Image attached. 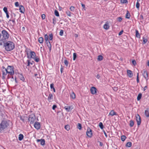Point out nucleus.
Returning a JSON list of instances; mask_svg holds the SVG:
<instances>
[{
  "instance_id": "f257e3e1",
  "label": "nucleus",
  "mask_w": 149,
  "mask_h": 149,
  "mask_svg": "<svg viewBox=\"0 0 149 149\" xmlns=\"http://www.w3.org/2000/svg\"><path fill=\"white\" fill-rule=\"evenodd\" d=\"M4 46L6 51H10L14 48L15 44L13 42L9 41L4 43Z\"/></svg>"
},
{
  "instance_id": "f03ea898",
  "label": "nucleus",
  "mask_w": 149,
  "mask_h": 149,
  "mask_svg": "<svg viewBox=\"0 0 149 149\" xmlns=\"http://www.w3.org/2000/svg\"><path fill=\"white\" fill-rule=\"evenodd\" d=\"M9 125V124L6 120H3L0 123V132H1L6 129Z\"/></svg>"
},
{
  "instance_id": "7ed1b4c3",
  "label": "nucleus",
  "mask_w": 149,
  "mask_h": 149,
  "mask_svg": "<svg viewBox=\"0 0 149 149\" xmlns=\"http://www.w3.org/2000/svg\"><path fill=\"white\" fill-rule=\"evenodd\" d=\"M27 57L28 58H33L36 56V53L33 51H30V49H28L26 51Z\"/></svg>"
},
{
  "instance_id": "20e7f679",
  "label": "nucleus",
  "mask_w": 149,
  "mask_h": 149,
  "mask_svg": "<svg viewBox=\"0 0 149 149\" xmlns=\"http://www.w3.org/2000/svg\"><path fill=\"white\" fill-rule=\"evenodd\" d=\"M6 70L7 72L11 76L14 75V71L13 67V66H8Z\"/></svg>"
},
{
  "instance_id": "39448f33",
  "label": "nucleus",
  "mask_w": 149,
  "mask_h": 149,
  "mask_svg": "<svg viewBox=\"0 0 149 149\" xmlns=\"http://www.w3.org/2000/svg\"><path fill=\"white\" fill-rule=\"evenodd\" d=\"M28 120L30 124H33L36 122L35 115L33 114L30 115L29 116Z\"/></svg>"
},
{
  "instance_id": "423d86ee",
  "label": "nucleus",
  "mask_w": 149,
  "mask_h": 149,
  "mask_svg": "<svg viewBox=\"0 0 149 149\" xmlns=\"http://www.w3.org/2000/svg\"><path fill=\"white\" fill-rule=\"evenodd\" d=\"M44 38L45 42L47 44V46L48 47L50 51L51 49L52 45L50 42L48 40V35L47 34L45 35Z\"/></svg>"
},
{
  "instance_id": "0eeeda50",
  "label": "nucleus",
  "mask_w": 149,
  "mask_h": 149,
  "mask_svg": "<svg viewBox=\"0 0 149 149\" xmlns=\"http://www.w3.org/2000/svg\"><path fill=\"white\" fill-rule=\"evenodd\" d=\"M2 33L3 37L5 39H6L8 38L9 37V35L6 31H2Z\"/></svg>"
},
{
  "instance_id": "6e6552de",
  "label": "nucleus",
  "mask_w": 149,
  "mask_h": 149,
  "mask_svg": "<svg viewBox=\"0 0 149 149\" xmlns=\"http://www.w3.org/2000/svg\"><path fill=\"white\" fill-rule=\"evenodd\" d=\"M86 134L88 137H91L93 135L92 130L90 128H88L86 131Z\"/></svg>"
},
{
  "instance_id": "1a4fd4ad",
  "label": "nucleus",
  "mask_w": 149,
  "mask_h": 149,
  "mask_svg": "<svg viewBox=\"0 0 149 149\" xmlns=\"http://www.w3.org/2000/svg\"><path fill=\"white\" fill-rule=\"evenodd\" d=\"M3 69L2 70V78L3 79L5 78L6 76L7 75V73H8L7 72L6 70V68L4 67H2Z\"/></svg>"
},
{
  "instance_id": "9d476101",
  "label": "nucleus",
  "mask_w": 149,
  "mask_h": 149,
  "mask_svg": "<svg viewBox=\"0 0 149 149\" xmlns=\"http://www.w3.org/2000/svg\"><path fill=\"white\" fill-rule=\"evenodd\" d=\"M136 120L137 122V123L138 125H140L141 123V119L140 116L138 114L136 115Z\"/></svg>"
},
{
  "instance_id": "9b49d317",
  "label": "nucleus",
  "mask_w": 149,
  "mask_h": 149,
  "mask_svg": "<svg viewBox=\"0 0 149 149\" xmlns=\"http://www.w3.org/2000/svg\"><path fill=\"white\" fill-rule=\"evenodd\" d=\"M90 91L91 93L93 95H94L96 93L97 89L94 87H92L90 89Z\"/></svg>"
},
{
  "instance_id": "f8f14e48",
  "label": "nucleus",
  "mask_w": 149,
  "mask_h": 149,
  "mask_svg": "<svg viewBox=\"0 0 149 149\" xmlns=\"http://www.w3.org/2000/svg\"><path fill=\"white\" fill-rule=\"evenodd\" d=\"M34 127L36 129L39 130L40 128V123L37 122H36L34 125Z\"/></svg>"
},
{
  "instance_id": "ddd939ff",
  "label": "nucleus",
  "mask_w": 149,
  "mask_h": 149,
  "mask_svg": "<svg viewBox=\"0 0 149 149\" xmlns=\"http://www.w3.org/2000/svg\"><path fill=\"white\" fill-rule=\"evenodd\" d=\"M64 108L65 109V110L68 112H69L72 110L73 108V107L72 106H65L64 107Z\"/></svg>"
},
{
  "instance_id": "4468645a",
  "label": "nucleus",
  "mask_w": 149,
  "mask_h": 149,
  "mask_svg": "<svg viewBox=\"0 0 149 149\" xmlns=\"http://www.w3.org/2000/svg\"><path fill=\"white\" fill-rule=\"evenodd\" d=\"M142 72V74L145 78V79H146L147 80V78L148 77V74L147 73V72L146 71L143 70V71Z\"/></svg>"
},
{
  "instance_id": "2eb2a0df",
  "label": "nucleus",
  "mask_w": 149,
  "mask_h": 149,
  "mask_svg": "<svg viewBox=\"0 0 149 149\" xmlns=\"http://www.w3.org/2000/svg\"><path fill=\"white\" fill-rule=\"evenodd\" d=\"M49 102H51L53 100V97L52 94L50 93L47 98Z\"/></svg>"
},
{
  "instance_id": "dca6fc26",
  "label": "nucleus",
  "mask_w": 149,
  "mask_h": 149,
  "mask_svg": "<svg viewBox=\"0 0 149 149\" xmlns=\"http://www.w3.org/2000/svg\"><path fill=\"white\" fill-rule=\"evenodd\" d=\"M127 75L129 78H131L133 76V74L131 70H127Z\"/></svg>"
},
{
  "instance_id": "f3484780",
  "label": "nucleus",
  "mask_w": 149,
  "mask_h": 149,
  "mask_svg": "<svg viewBox=\"0 0 149 149\" xmlns=\"http://www.w3.org/2000/svg\"><path fill=\"white\" fill-rule=\"evenodd\" d=\"M37 142L40 141V144L44 146L45 144V141L44 139H37Z\"/></svg>"
},
{
  "instance_id": "a211bd4d",
  "label": "nucleus",
  "mask_w": 149,
  "mask_h": 149,
  "mask_svg": "<svg viewBox=\"0 0 149 149\" xmlns=\"http://www.w3.org/2000/svg\"><path fill=\"white\" fill-rule=\"evenodd\" d=\"M117 115V113L116 112H115L114 110H112L109 113V115L113 116L114 115Z\"/></svg>"
},
{
  "instance_id": "6ab92c4d",
  "label": "nucleus",
  "mask_w": 149,
  "mask_h": 149,
  "mask_svg": "<svg viewBox=\"0 0 149 149\" xmlns=\"http://www.w3.org/2000/svg\"><path fill=\"white\" fill-rule=\"evenodd\" d=\"M70 97L73 99H74L76 98L75 94L74 92L72 91L71 93L70 94Z\"/></svg>"
},
{
  "instance_id": "aec40b11",
  "label": "nucleus",
  "mask_w": 149,
  "mask_h": 149,
  "mask_svg": "<svg viewBox=\"0 0 149 149\" xmlns=\"http://www.w3.org/2000/svg\"><path fill=\"white\" fill-rule=\"evenodd\" d=\"M20 12L22 13H24V6L22 5H20L19 6Z\"/></svg>"
},
{
  "instance_id": "412c9836",
  "label": "nucleus",
  "mask_w": 149,
  "mask_h": 149,
  "mask_svg": "<svg viewBox=\"0 0 149 149\" xmlns=\"http://www.w3.org/2000/svg\"><path fill=\"white\" fill-rule=\"evenodd\" d=\"M145 114L147 117H149V108H147L145 111Z\"/></svg>"
},
{
  "instance_id": "4be33fe9",
  "label": "nucleus",
  "mask_w": 149,
  "mask_h": 149,
  "mask_svg": "<svg viewBox=\"0 0 149 149\" xmlns=\"http://www.w3.org/2000/svg\"><path fill=\"white\" fill-rule=\"evenodd\" d=\"M19 77L20 79L21 80H22L23 81H24L25 80L24 78V77L23 75L22 74H19Z\"/></svg>"
},
{
  "instance_id": "5701e85b",
  "label": "nucleus",
  "mask_w": 149,
  "mask_h": 149,
  "mask_svg": "<svg viewBox=\"0 0 149 149\" xmlns=\"http://www.w3.org/2000/svg\"><path fill=\"white\" fill-rule=\"evenodd\" d=\"M24 138V136L23 134H19L18 137V139L19 141H21Z\"/></svg>"
},
{
  "instance_id": "b1692460",
  "label": "nucleus",
  "mask_w": 149,
  "mask_h": 149,
  "mask_svg": "<svg viewBox=\"0 0 149 149\" xmlns=\"http://www.w3.org/2000/svg\"><path fill=\"white\" fill-rule=\"evenodd\" d=\"M135 31L136 37L138 38H140L141 36L140 34L139 33L138 31L137 30H136Z\"/></svg>"
},
{
  "instance_id": "393cba45",
  "label": "nucleus",
  "mask_w": 149,
  "mask_h": 149,
  "mask_svg": "<svg viewBox=\"0 0 149 149\" xmlns=\"http://www.w3.org/2000/svg\"><path fill=\"white\" fill-rule=\"evenodd\" d=\"M43 38L42 37H40L39 38L38 41L39 42L40 44H42L43 42Z\"/></svg>"
},
{
  "instance_id": "a878e982",
  "label": "nucleus",
  "mask_w": 149,
  "mask_h": 149,
  "mask_svg": "<svg viewBox=\"0 0 149 149\" xmlns=\"http://www.w3.org/2000/svg\"><path fill=\"white\" fill-rule=\"evenodd\" d=\"M109 23L107 22L103 26V28H109Z\"/></svg>"
},
{
  "instance_id": "bb28decb",
  "label": "nucleus",
  "mask_w": 149,
  "mask_h": 149,
  "mask_svg": "<svg viewBox=\"0 0 149 149\" xmlns=\"http://www.w3.org/2000/svg\"><path fill=\"white\" fill-rule=\"evenodd\" d=\"M48 36V40H52L53 36V35L52 34H49V36Z\"/></svg>"
},
{
  "instance_id": "cd10ccee",
  "label": "nucleus",
  "mask_w": 149,
  "mask_h": 149,
  "mask_svg": "<svg viewBox=\"0 0 149 149\" xmlns=\"http://www.w3.org/2000/svg\"><path fill=\"white\" fill-rule=\"evenodd\" d=\"M130 13H129V11L127 10V13L126 14L125 17L127 19H129L130 18Z\"/></svg>"
},
{
  "instance_id": "c85d7f7f",
  "label": "nucleus",
  "mask_w": 149,
  "mask_h": 149,
  "mask_svg": "<svg viewBox=\"0 0 149 149\" xmlns=\"http://www.w3.org/2000/svg\"><path fill=\"white\" fill-rule=\"evenodd\" d=\"M143 44H146L148 41V39L145 38L143 37Z\"/></svg>"
},
{
  "instance_id": "c756f323",
  "label": "nucleus",
  "mask_w": 149,
  "mask_h": 149,
  "mask_svg": "<svg viewBox=\"0 0 149 149\" xmlns=\"http://www.w3.org/2000/svg\"><path fill=\"white\" fill-rule=\"evenodd\" d=\"M65 128L68 131L70 130V126L68 125L65 126Z\"/></svg>"
},
{
  "instance_id": "7c9ffc66",
  "label": "nucleus",
  "mask_w": 149,
  "mask_h": 149,
  "mask_svg": "<svg viewBox=\"0 0 149 149\" xmlns=\"http://www.w3.org/2000/svg\"><path fill=\"white\" fill-rule=\"evenodd\" d=\"M103 56L102 55H100L98 56L97 60L99 61H101L103 59Z\"/></svg>"
},
{
  "instance_id": "2f4dec72",
  "label": "nucleus",
  "mask_w": 149,
  "mask_h": 149,
  "mask_svg": "<svg viewBox=\"0 0 149 149\" xmlns=\"http://www.w3.org/2000/svg\"><path fill=\"white\" fill-rule=\"evenodd\" d=\"M141 96L142 94L141 93H139V94L137 98V99L138 101H139L141 99Z\"/></svg>"
},
{
  "instance_id": "473e14b6",
  "label": "nucleus",
  "mask_w": 149,
  "mask_h": 149,
  "mask_svg": "<svg viewBox=\"0 0 149 149\" xmlns=\"http://www.w3.org/2000/svg\"><path fill=\"white\" fill-rule=\"evenodd\" d=\"M34 60L36 62H38L39 61L40 59V58L38 57H35L34 58H33Z\"/></svg>"
},
{
  "instance_id": "72a5a7b5",
  "label": "nucleus",
  "mask_w": 149,
  "mask_h": 149,
  "mask_svg": "<svg viewBox=\"0 0 149 149\" xmlns=\"http://www.w3.org/2000/svg\"><path fill=\"white\" fill-rule=\"evenodd\" d=\"M126 139V137L125 135H122L121 136V140L122 141H124Z\"/></svg>"
},
{
  "instance_id": "f704fd0d",
  "label": "nucleus",
  "mask_w": 149,
  "mask_h": 149,
  "mask_svg": "<svg viewBox=\"0 0 149 149\" xmlns=\"http://www.w3.org/2000/svg\"><path fill=\"white\" fill-rule=\"evenodd\" d=\"M132 145V143L131 142H127L126 145V146L127 147H130Z\"/></svg>"
},
{
  "instance_id": "c9c22d12",
  "label": "nucleus",
  "mask_w": 149,
  "mask_h": 149,
  "mask_svg": "<svg viewBox=\"0 0 149 149\" xmlns=\"http://www.w3.org/2000/svg\"><path fill=\"white\" fill-rule=\"evenodd\" d=\"M134 125V123L132 120H131L130 121V127H132Z\"/></svg>"
},
{
  "instance_id": "e433bc0d",
  "label": "nucleus",
  "mask_w": 149,
  "mask_h": 149,
  "mask_svg": "<svg viewBox=\"0 0 149 149\" xmlns=\"http://www.w3.org/2000/svg\"><path fill=\"white\" fill-rule=\"evenodd\" d=\"M99 125L101 129H103V128L104 126L102 122H100L99 123Z\"/></svg>"
},
{
  "instance_id": "4c0bfd02",
  "label": "nucleus",
  "mask_w": 149,
  "mask_h": 149,
  "mask_svg": "<svg viewBox=\"0 0 149 149\" xmlns=\"http://www.w3.org/2000/svg\"><path fill=\"white\" fill-rule=\"evenodd\" d=\"M64 63L66 66H68V61L66 60L65 59L64 61Z\"/></svg>"
},
{
  "instance_id": "58836bf2",
  "label": "nucleus",
  "mask_w": 149,
  "mask_h": 149,
  "mask_svg": "<svg viewBox=\"0 0 149 149\" xmlns=\"http://www.w3.org/2000/svg\"><path fill=\"white\" fill-rule=\"evenodd\" d=\"M77 128L79 130H81V125L80 123H78V124Z\"/></svg>"
},
{
  "instance_id": "ea45409f",
  "label": "nucleus",
  "mask_w": 149,
  "mask_h": 149,
  "mask_svg": "<svg viewBox=\"0 0 149 149\" xmlns=\"http://www.w3.org/2000/svg\"><path fill=\"white\" fill-rule=\"evenodd\" d=\"M66 13L67 14L68 16L70 17L71 16V12L69 10H67L66 11Z\"/></svg>"
},
{
  "instance_id": "a19ab883",
  "label": "nucleus",
  "mask_w": 149,
  "mask_h": 149,
  "mask_svg": "<svg viewBox=\"0 0 149 149\" xmlns=\"http://www.w3.org/2000/svg\"><path fill=\"white\" fill-rule=\"evenodd\" d=\"M54 13L55 15L56 16H59V13L57 10H55L54 11Z\"/></svg>"
},
{
  "instance_id": "79ce46f5",
  "label": "nucleus",
  "mask_w": 149,
  "mask_h": 149,
  "mask_svg": "<svg viewBox=\"0 0 149 149\" xmlns=\"http://www.w3.org/2000/svg\"><path fill=\"white\" fill-rule=\"evenodd\" d=\"M73 60L74 61L77 57V54L76 53H74L73 54Z\"/></svg>"
},
{
  "instance_id": "37998d69",
  "label": "nucleus",
  "mask_w": 149,
  "mask_h": 149,
  "mask_svg": "<svg viewBox=\"0 0 149 149\" xmlns=\"http://www.w3.org/2000/svg\"><path fill=\"white\" fill-rule=\"evenodd\" d=\"M10 21L12 22L11 24L13 25V27L14 25H15V20H10Z\"/></svg>"
},
{
  "instance_id": "c03bdc74",
  "label": "nucleus",
  "mask_w": 149,
  "mask_h": 149,
  "mask_svg": "<svg viewBox=\"0 0 149 149\" xmlns=\"http://www.w3.org/2000/svg\"><path fill=\"white\" fill-rule=\"evenodd\" d=\"M3 10L6 13H8V12L7 9L6 7H4L3 8Z\"/></svg>"
},
{
  "instance_id": "a18cd8bd",
  "label": "nucleus",
  "mask_w": 149,
  "mask_h": 149,
  "mask_svg": "<svg viewBox=\"0 0 149 149\" xmlns=\"http://www.w3.org/2000/svg\"><path fill=\"white\" fill-rule=\"evenodd\" d=\"M136 81L137 82L139 83V73H137V77H136Z\"/></svg>"
},
{
  "instance_id": "49530a36",
  "label": "nucleus",
  "mask_w": 149,
  "mask_h": 149,
  "mask_svg": "<svg viewBox=\"0 0 149 149\" xmlns=\"http://www.w3.org/2000/svg\"><path fill=\"white\" fill-rule=\"evenodd\" d=\"M74 8H75L73 6H71L70 7V9L71 11H74Z\"/></svg>"
},
{
  "instance_id": "de8ad7c7",
  "label": "nucleus",
  "mask_w": 149,
  "mask_h": 149,
  "mask_svg": "<svg viewBox=\"0 0 149 149\" xmlns=\"http://www.w3.org/2000/svg\"><path fill=\"white\" fill-rule=\"evenodd\" d=\"M63 31L62 30H61L60 32H59V35L61 36H62L63 35Z\"/></svg>"
},
{
  "instance_id": "09e8293b",
  "label": "nucleus",
  "mask_w": 149,
  "mask_h": 149,
  "mask_svg": "<svg viewBox=\"0 0 149 149\" xmlns=\"http://www.w3.org/2000/svg\"><path fill=\"white\" fill-rule=\"evenodd\" d=\"M140 4L138 2H137L136 4V7L137 8H139V7Z\"/></svg>"
},
{
  "instance_id": "8fccbe9b",
  "label": "nucleus",
  "mask_w": 149,
  "mask_h": 149,
  "mask_svg": "<svg viewBox=\"0 0 149 149\" xmlns=\"http://www.w3.org/2000/svg\"><path fill=\"white\" fill-rule=\"evenodd\" d=\"M113 89L114 91H118V88L117 87H113Z\"/></svg>"
},
{
  "instance_id": "3c124183",
  "label": "nucleus",
  "mask_w": 149,
  "mask_h": 149,
  "mask_svg": "<svg viewBox=\"0 0 149 149\" xmlns=\"http://www.w3.org/2000/svg\"><path fill=\"white\" fill-rule=\"evenodd\" d=\"M132 63L134 65H135L136 64V61L134 60L132 61Z\"/></svg>"
},
{
  "instance_id": "603ef678",
  "label": "nucleus",
  "mask_w": 149,
  "mask_h": 149,
  "mask_svg": "<svg viewBox=\"0 0 149 149\" xmlns=\"http://www.w3.org/2000/svg\"><path fill=\"white\" fill-rule=\"evenodd\" d=\"M127 2V0H121V2L122 3H126Z\"/></svg>"
},
{
  "instance_id": "864d4df0",
  "label": "nucleus",
  "mask_w": 149,
  "mask_h": 149,
  "mask_svg": "<svg viewBox=\"0 0 149 149\" xmlns=\"http://www.w3.org/2000/svg\"><path fill=\"white\" fill-rule=\"evenodd\" d=\"M122 19V17H119L117 18L118 20V21H119V22H120L121 21Z\"/></svg>"
},
{
  "instance_id": "5fc2aeb1",
  "label": "nucleus",
  "mask_w": 149,
  "mask_h": 149,
  "mask_svg": "<svg viewBox=\"0 0 149 149\" xmlns=\"http://www.w3.org/2000/svg\"><path fill=\"white\" fill-rule=\"evenodd\" d=\"M50 87L51 89H52L54 87V84H50Z\"/></svg>"
},
{
  "instance_id": "6e6d98bb",
  "label": "nucleus",
  "mask_w": 149,
  "mask_h": 149,
  "mask_svg": "<svg viewBox=\"0 0 149 149\" xmlns=\"http://www.w3.org/2000/svg\"><path fill=\"white\" fill-rule=\"evenodd\" d=\"M41 17L42 19H44L45 18V15L44 14H43L42 15Z\"/></svg>"
},
{
  "instance_id": "4d7b16f0",
  "label": "nucleus",
  "mask_w": 149,
  "mask_h": 149,
  "mask_svg": "<svg viewBox=\"0 0 149 149\" xmlns=\"http://www.w3.org/2000/svg\"><path fill=\"white\" fill-rule=\"evenodd\" d=\"M15 5L16 7H18L19 6V3L18 2H16L15 3Z\"/></svg>"
},
{
  "instance_id": "13d9d810",
  "label": "nucleus",
  "mask_w": 149,
  "mask_h": 149,
  "mask_svg": "<svg viewBox=\"0 0 149 149\" xmlns=\"http://www.w3.org/2000/svg\"><path fill=\"white\" fill-rule=\"evenodd\" d=\"M123 32V30H122L118 34L119 36L121 35L122 34Z\"/></svg>"
},
{
  "instance_id": "bf43d9fd",
  "label": "nucleus",
  "mask_w": 149,
  "mask_h": 149,
  "mask_svg": "<svg viewBox=\"0 0 149 149\" xmlns=\"http://www.w3.org/2000/svg\"><path fill=\"white\" fill-rule=\"evenodd\" d=\"M57 107V106L55 105H53L52 107V109L53 110H54Z\"/></svg>"
},
{
  "instance_id": "052dcab7",
  "label": "nucleus",
  "mask_w": 149,
  "mask_h": 149,
  "mask_svg": "<svg viewBox=\"0 0 149 149\" xmlns=\"http://www.w3.org/2000/svg\"><path fill=\"white\" fill-rule=\"evenodd\" d=\"M147 86H145L144 87V88H143V91H144L145 90H146L147 89Z\"/></svg>"
},
{
  "instance_id": "680f3d73",
  "label": "nucleus",
  "mask_w": 149,
  "mask_h": 149,
  "mask_svg": "<svg viewBox=\"0 0 149 149\" xmlns=\"http://www.w3.org/2000/svg\"><path fill=\"white\" fill-rule=\"evenodd\" d=\"M104 134L105 136V137L107 138V134H106V132H105L104 131Z\"/></svg>"
},
{
  "instance_id": "e2e57ef3",
  "label": "nucleus",
  "mask_w": 149,
  "mask_h": 149,
  "mask_svg": "<svg viewBox=\"0 0 149 149\" xmlns=\"http://www.w3.org/2000/svg\"><path fill=\"white\" fill-rule=\"evenodd\" d=\"M27 62H28V65L27 66H29L30 63V61L29 60H27Z\"/></svg>"
},
{
  "instance_id": "0e129e2a",
  "label": "nucleus",
  "mask_w": 149,
  "mask_h": 149,
  "mask_svg": "<svg viewBox=\"0 0 149 149\" xmlns=\"http://www.w3.org/2000/svg\"><path fill=\"white\" fill-rule=\"evenodd\" d=\"M81 6H82V7H83V8H85V5L84 4H83L82 3H81Z\"/></svg>"
},
{
  "instance_id": "69168bd1",
  "label": "nucleus",
  "mask_w": 149,
  "mask_h": 149,
  "mask_svg": "<svg viewBox=\"0 0 149 149\" xmlns=\"http://www.w3.org/2000/svg\"><path fill=\"white\" fill-rule=\"evenodd\" d=\"M20 119L23 122L24 121V119L21 116L20 117Z\"/></svg>"
},
{
  "instance_id": "338daca9",
  "label": "nucleus",
  "mask_w": 149,
  "mask_h": 149,
  "mask_svg": "<svg viewBox=\"0 0 149 149\" xmlns=\"http://www.w3.org/2000/svg\"><path fill=\"white\" fill-rule=\"evenodd\" d=\"M63 68L62 67L61 68L60 70H61V73H62L63 72Z\"/></svg>"
},
{
  "instance_id": "774afa93",
  "label": "nucleus",
  "mask_w": 149,
  "mask_h": 149,
  "mask_svg": "<svg viewBox=\"0 0 149 149\" xmlns=\"http://www.w3.org/2000/svg\"><path fill=\"white\" fill-rule=\"evenodd\" d=\"M74 36L75 38H77L78 37V34H75L74 35Z\"/></svg>"
}]
</instances>
